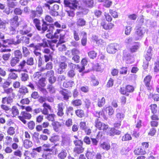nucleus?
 Returning <instances> with one entry per match:
<instances>
[{"label": "nucleus", "instance_id": "f257e3e1", "mask_svg": "<svg viewBox=\"0 0 159 159\" xmlns=\"http://www.w3.org/2000/svg\"><path fill=\"white\" fill-rule=\"evenodd\" d=\"M64 3L66 8L65 10L67 14L70 17L75 15L74 11L77 8L79 3L77 0H64Z\"/></svg>", "mask_w": 159, "mask_h": 159}, {"label": "nucleus", "instance_id": "f03ea898", "mask_svg": "<svg viewBox=\"0 0 159 159\" xmlns=\"http://www.w3.org/2000/svg\"><path fill=\"white\" fill-rule=\"evenodd\" d=\"M69 32L62 29H57L54 33V38L59 39L58 43L62 44L65 43L68 38Z\"/></svg>", "mask_w": 159, "mask_h": 159}, {"label": "nucleus", "instance_id": "7ed1b4c3", "mask_svg": "<svg viewBox=\"0 0 159 159\" xmlns=\"http://www.w3.org/2000/svg\"><path fill=\"white\" fill-rule=\"evenodd\" d=\"M135 30V34L133 36L134 39L136 41L141 39L145 32L144 28L141 26L140 25H137Z\"/></svg>", "mask_w": 159, "mask_h": 159}, {"label": "nucleus", "instance_id": "20e7f679", "mask_svg": "<svg viewBox=\"0 0 159 159\" xmlns=\"http://www.w3.org/2000/svg\"><path fill=\"white\" fill-rule=\"evenodd\" d=\"M62 61L58 63L59 67L57 69V72L60 74L63 73L65 69L67 66L68 62L66 61V57L64 56L62 57Z\"/></svg>", "mask_w": 159, "mask_h": 159}, {"label": "nucleus", "instance_id": "39448f33", "mask_svg": "<svg viewBox=\"0 0 159 159\" xmlns=\"http://www.w3.org/2000/svg\"><path fill=\"white\" fill-rule=\"evenodd\" d=\"M152 48L150 46L145 55L146 61H144L143 65V68L144 69H146L148 68L149 64L148 62L151 59L152 56Z\"/></svg>", "mask_w": 159, "mask_h": 159}, {"label": "nucleus", "instance_id": "423d86ee", "mask_svg": "<svg viewBox=\"0 0 159 159\" xmlns=\"http://www.w3.org/2000/svg\"><path fill=\"white\" fill-rule=\"evenodd\" d=\"M83 13L82 11L77 12L76 13V24L77 26L83 27L86 24L85 20L81 17L83 16Z\"/></svg>", "mask_w": 159, "mask_h": 159}, {"label": "nucleus", "instance_id": "0eeeda50", "mask_svg": "<svg viewBox=\"0 0 159 159\" xmlns=\"http://www.w3.org/2000/svg\"><path fill=\"white\" fill-rule=\"evenodd\" d=\"M43 10L42 7L39 5L36 8L35 10H32L31 12V16L33 19L35 17H40L43 13Z\"/></svg>", "mask_w": 159, "mask_h": 159}, {"label": "nucleus", "instance_id": "6e6552de", "mask_svg": "<svg viewBox=\"0 0 159 159\" xmlns=\"http://www.w3.org/2000/svg\"><path fill=\"white\" fill-rule=\"evenodd\" d=\"M32 36V33L29 34L26 36H22L20 37L19 35L16 37V38L18 41V44L21 43H25L26 44H29L30 42V38Z\"/></svg>", "mask_w": 159, "mask_h": 159}, {"label": "nucleus", "instance_id": "1a4fd4ad", "mask_svg": "<svg viewBox=\"0 0 159 159\" xmlns=\"http://www.w3.org/2000/svg\"><path fill=\"white\" fill-rule=\"evenodd\" d=\"M134 90V88L132 86L127 85L125 88H121L120 91L121 94L128 96L129 93L133 92Z\"/></svg>", "mask_w": 159, "mask_h": 159}, {"label": "nucleus", "instance_id": "9d476101", "mask_svg": "<svg viewBox=\"0 0 159 159\" xmlns=\"http://www.w3.org/2000/svg\"><path fill=\"white\" fill-rule=\"evenodd\" d=\"M21 116H19L18 118L24 124L27 123L25 119L30 120L31 119L32 116L31 115L25 111H23L21 113Z\"/></svg>", "mask_w": 159, "mask_h": 159}, {"label": "nucleus", "instance_id": "9b49d317", "mask_svg": "<svg viewBox=\"0 0 159 159\" xmlns=\"http://www.w3.org/2000/svg\"><path fill=\"white\" fill-rule=\"evenodd\" d=\"M118 46L116 43H111L107 48V51L109 53L114 54L117 51Z\"/></svg>", "mask_w": 159, "mask_h": 159}, {"label": "nucleus", "instance_id": "f8f14e48", "mask_svg": "<svg viewBox=\"0 0 159 159\" xmlns=\"http://www.w3.org/2000/svg\"><path fill=\"white\" fill-rule=\"evenodd\" d=\"M2 41L3 42L2 47H3L8 46V45L11 44L17 45L18 44L19 42L17 39L16 41H15L14 39H7L5 40H2Z\"/></svg>", "mask_w": 159, "mask_h": 159}, {"label": "nucleus", "instance_id": "ddd939ff", "mask_svg": "<svg viewBox=\"0 0 159 159\" xmlns=\"http://www.w3.org/2000/svg\"><path fill=\"white\" fill-rule=\"evenodd\" d=\"M59 6L57 4L54 5L51 8L49 11V13L53 16H57L58 15V12L57 11L58 10Z\"/></svg>", "mask_w": 159, "mask_h": 159}, {"label": "nucleus", "instance_id": "4468645a", "mask_svg": "<svg viewBox=\"0 0 159 159\" xmlns=\"http://www.w3.org/2000/svg\"><path fill=\"white\" fill-rule=\"evenodd\" d=\"M123 60L126 61L128 64H131L132 61H131L133 57L131 54L129 52H125L123 53Z\"/></svg>", "mask_w": 159, "mask_h": 159}, {"label": "nucleus", "instance_id": "2eb2a0df", "mask_svg": "<svg viewBox=\"0 0 159 159\" xmlns=\"http://www.w3.org/2000/svg\"><path fill=\"white\" fill-rule=\"evenodd\" d=\"M60 93L63 97V99L65 100H68L69 98L71 96V93L70 92L68 91L66 89L60 91Z\"/></svg>", "mask_w": 159, "mask_h": 159}, {"label": "nucleus", "instance_id": "dca6fc26", "mask_svg": "<svg viewBox=\"0 0 159 159\" xmlns=\"http://www.w3.org/2000/svg\"><path fill=\"white\" fill-rule=\"evenodd\" d=\"M82 37L81 40V44L84 46L86 45L87 43V33L84 31L81 32Z\"/></svg>", "mask_w": 159, "mask_h": 159}, {"label": "nucleus", "instance_id": "f3484780", "mask_svg": "<svg viewBox=\"0 0 159 159\" xmlns=\"http://www.w3.org/2000/svg\"><path fill=\"white\" fill-rule=\"evenodd\" d=\"M140 46V44L139 43L135 42L130 48V51L132 53L136 52Z\"/></svg>", "mask_w": 159, "mask_h": 159}, {"label": "nucleus", "instance_id": "a211bd4d", "mask_svg": "<svg viewBox=\"0 0 159 159\" xmlns=\"http://www.w3.org/2000/svg\"><path fill=\"white\" fill-rule=\"evenodd\" d=\"M134 152L135 155H144L146 153L145 149L142 148H136L134 150Z\"/></svg>", "mask_w": 159, "mask_h": 159}, {"label": "nucleus", "instance_id": "6ab92c4d", "mask_svg": "<svg viewBox=\"0 0 159 159\" xmlns=\"http://www.w3.org/2000/svg\"><path fill=\"white\" fill-rule=\"evenodd\" d=\"M42 155V157L43 158L45 159H51L53 157V152H45Z\"/></svg>", "mask_w": 159, "mask_h": 159}, {"label": "nucleus", "instance_id": "aec40b11", "mask_svg": "<svg viewBox=\"0 0 159 159\" xmlns=\"http://www.w3.org/2000/svg\"><path fill=\"white\" fill-rule=\"evenodd\" d=\"M70 138L68 137H65L63 138L62 141V145L68 146L70 143Z\"/></svg>", "mask_w": 159, "mask_h": 159}, {"label": "nucleus", "instance_id": "412c9836", "mask_svg": "<svg viewBox=\"0 0 159 159\" xmlns=\"http://www.w3.org/2000/svg\"><path fill=\"white\" fill-rule=\"evenodd\" d=\"M109 130H110L109 132L108 133V134L111 136H113L115 134L119 135L121 133L120 131L114 128L110 129Z\"/></svg>", "mask_w": 159, "mask_h": 159}, {"label": "nucleus", "instance_id": "4be33fe9", "mask_svg": "<svg viewBox=\"0 0 159 159\" xmlns=\"http://www.w3.org/2000/svg\"><path fill=\"white\" fill-rule=\"evenodd\" d=\"M31 28L27 26L25 27L20 30V33L22 35L28 34H30Z\"/></svg>", "mask_w": 159, "mask_h": 159}, {"label": "nucleus", "instance_id": "5701e85b", "mask_svg": "<svg viewBox=\"0 0 159 159\" xmlns=\"http://www.w3.org/2000/svg\"><path fill=\"white\" fill-rule=\"evenodd\" d=\"M101 25L103 28L105 30L111 29L114 26V25L112 23H108L107 24H106L104 22L101 23Z\"/></svg>", "mask_w": 159, "mask_h": 159}, {"label": "nucleus", "instance_id": "b1692460", "mask_svg": "<svg viewBox=\"0 0 159 159\" xmlns=\"http://www.w3.org/2000/svg\"><path fill=\"white\" fill-rule=\"evenodd\" d=\"M152 76L150 75L147 76L144 79V82L147 87H149L150 82L152 79Z\"/></svg>", "mask_w": 159, "mask_h": 159}, {"label": "nucleus", "instance_id": "393cba45", "mask_svg": "<svg viewBox=\"0 0 159 159\" xmlns=\"http://www.w3.org/2000/svg\"><path fill=\"white\" fill-rule=\"evenodd\" d=\"M39 133L38 132H34L32 135L33 140L37 144L40 143V138H39Z\"/></svg>", "mask_w": 159, "mask_h": 159}, {"label": "nucleus", "instance_id": "a878e982", "mask_svg": "<svg viewBox=\"0 0 159 159\" xmlns=\"http://www.w3.org/2000/svg\"><path fill=\"white\" fill-rule=\"evenodd\" d=\"M43 24H42V27H41V33H43L46 30L48 29V24L45 22L43 20H42Z\"/></svg>", "mask_w": 159, "mask_h": 159}, {"label": "nucleus", "instance_id": "bb28decb", "mask_svg": "<svg viewBox=\"0 0 159 159\" xmlns=\"http://www.w3.org/2000/svg\"><path fill=\"white\" fill-rule=\"evenodd\" d=\"M92 141V144L91 145V147L92 148H94L95 150L97 148V146L98 145V141L95 138H91Z\"/></svg>", "mask_w": 159, "mask_h": 159}, {"label": "nucleus", "instance_id": "cd10ccee", "mask_svg": "<svg viewBox=\"0 0 159 159\" xmlns=\"http://www.w3.org/2000/svg\"><path fill=\"white\" fill-rule=\"evenodd\" d=\"M103 110L106 111L107 112H108L109 116L112 115L114 112V110L111 106L104 107Z\"/></svg>", "mask_w": 159, "mask_h": 159}, {"label": "nucleus", "instance_id": "c85d7f7f", "mask_svg": "<svg viewBox=\"0 0 159 159\" xmlns=\"http://www.w3.org/2000/svg\"><path fill=\"white\" fill-rule=\"evenodd\" d=\"M71 104L75 107H79L81 105L82 102L79 99H76L72 100L71 102Z\"/></svg>", "mask_w": 159, "mask_h": 159}, {"label": "nucleus", "instance_id": "c756f323", "mask_svg": "<svg viewBox=\"0 0 159 159\" xmlns=\"http://www.w3.org/2000/svg\"><path fill=\"white\" fill-rule=\"evenodd\" d=\"M84 3L86 7L92 8L93 6L94 2L93 0H85Z\"/></svg>", "mask_w": 159, "mask_h": 159}, {"label": "nucleus", "instance_id": "7c9ffc66", "mask_svg": "<svg viewBox=\"0 0 159 159\" xmlns=\"http://www.w3.org/2000/svg\"><path fill=\"white\" fill-rule=\"evenodd\" d=\"M84 148L83 146H79L75 147L74 149V151L75 152L78 154L81 153L83 152Z\"/></svg>", "mask_w": 159, "mask_h": 159}, {"label": "nucleus", "instance_id": "2f4dec72", "mask_svg": "<svg viewBox=\"0 0 159 159\" xmlns=\"http://www.w3.org/2000/svg\"><path fill=\"white\" fill-rule=\"evenodd\" d=\"M21 80L22 81H26L29 79L28 75L25 73L23 72L21 74Z\"/></svg>", "mask_w": 159, "mask_h": 159}, {"label": "nucleus", "instance_id": "473e14b6", "mask_svg": "<svg viewBox=\"0 0 159 159\" xmlns=\"http://www.w3.org/2000/svg\"><path fill=\"white\" fill-rule=\"evenodd\" d=\"M33 22L35 25V26L38 30H41V26L40 25V23L39 20L37 19H34L33 20Z\"/></svg>", "mask_w": 159, "mask_h": 159}, {"label": "nucleus", "instance_id": "72a5a7b5", "mask_svg": "<svg viewBox=\"0 0 159 159\" xmlns=\"http://www.w3.org/2000/svg\"><path fill=\"white\" fill-rule=\"evenodd\" d=\"M26 64V61L25 60H24L22 61H21L18 66L19 68L17 69L18 72H19L21 71L23 69Z\"/></svg>", "mask_w": 159, "mask_h": 159}, {"label": "nucleus", "instance_id": "f704fd0d", "mask_svg": "<svg viewBox=\"0 0 159 159\" xmlns=\"http://www.w3.org/2000/svg\"><path fill=\"white\" fill-rule=\"evenodd\" d=\"M67 156L66 151L65 150H62L58 154V157L61 159H64Z\"/></svg>", "mask_w": 159, "mask_h": 159}, {"label": "nucleus", "instance_id": "c9c22d12", "mask_svg": "<svg viewBox=\"0 0 159 159\" xmlns=\"http://www.w3.org/2000/svg\"><path fill=\"white\" fill-rule=\"evenodd\" d=\"M94 154L95 152L93 150L92 151H89L88 150L86 154V156L88 159H92Z\"/></svg>", "mask_w": 159, "mask_h": 159}, {"label": "nucleus", "instance_id": "e433bc0d", "mask_svg": "<svg viewBox=\"0 0 159 159\" xmlns=\"http://www.w3.org/2000/svg\"><path fill=\"white\" fill-rule=\"evenodd\" d=\"M132 138L130 134L126 133L123 136L122 139V141H128L131 140Z\"/></svg>", "mask_w": 159, "mask_h": 159}, {"label": "nucleus", "instance_id": "4c0bfd02", "mask_svg": "<svg viewBox=\"0 0 159 159\" xmlns=\"http://www.w3.org/2000/svg\"><path fill=\"white\" fill-rule=\"evenodd\" d=\"M105 103V99L104 98L102 97L101 99L98 98L97 105L99 107H103Z\"/></svg>", "mask_w": 159, "mask_h": 159}, {"label": "nucleus", "instance_id": "58836bf2", "mask_svg": "<svg viewBox=\"0 0 159 159\" xmlns=\"http://www.w3.org/2000/svg\"><path fill=\"white\" fill-rule=\"evenodd\" d=\"M19 92L22 95H25L28 92L27 88L25 86H22L19 89Z\"/></svg>", "mask_w": 159, "mask_h": 159}, {"label": "nucleus", "instance_id": "ea45409f", "mask_svg": "<svg viewBox=\"0 0 159 159\" xmlns=\"http://www.w3.org/2000/svg\"><path fill=\"white\" fill-rule=\"evenodd\" d=\"M24 147L26 148H28L31 147L32 145V142L28 139H25L24 141Z\"/></svg>", "mask_w": 159, "mask_h": 159}, {"label": "nucleus", "instance_id": "a19ab883", "mask_svg": "<svg viewBox=\"0 0 159 159\" xmlns=\"http://www.w3.org/2000/svg\"><path fill=\"white\" fill-rule=\"evenodd\" d=\"M75 113L76 115L80 118L83 117L84 116V111L81 109H78L76 110Z\"/></svg>", "mask_w": 159, "mask_h": 159}, {"label": "nucleus", "instance_id": "79ce46f5", "mask_svg": "<svg viewBox=\"0 0 159 159\" xmlns=\"http://www.w3.org/2000/svg\"><path fill=\"white\" fill-rule=\"evenodd\" d=\"M15 57L20 60L22 57V54L20 51L19 50H16L14 51Z\"/></svg>", "mask_w": 159, "mask_h": 159}, {"label": "nucleus", "instance_id": "37998d69", "mask_svg": "<svg viewBox=\"0 0 159 159\" xmlns=\"http://www.w3.org/2000/svg\"><path fill=\"white\" fill-rule=\"evenodd\" d=\"M101 147L103 149L106 150H108L110 148V144L108 143L105 142L101 144Z\"/></svg>", "mask_w": 159, "mask_h": 159}, {"label": "nucleus", "instance_id": "c03bdc74", "mask_svg": "<svg viewBox=\"0 0 159 159\" xmlns=\"http://www.w3.org/2000/svg\"><path fill=\"white\" fill-rule=\"evenodd\" d=\"M41 74L40 72H37L34 73L33 75V77L34 80L37 81H38L39 79L42 78Z\"/></svg>", "mask_w": 159, "mask_h": 159}, {"label": "nucleus", "instance_id": "a18cd8bd", "mask_svg": "<svg viewBox=\"0 0 159 159\" xmlns=\"http://www.w3.org/2000/svg\"><path fill=\"white\" fill-rule=\"evenodd\" d=\"M94 123L95 126L99 130L101 127H102V124H103V123L101 122L98 118H97L95 120Z\"/></svg>", "mask_w": 159, "mask_h": 159}, {"label": "nucleus", "instance_id": "49530a36", "mask_svg": "<svg viewBox=\"0 0 159 159\" xmlns=\"http://www.w3.org/2000/svg\"><path fill=\"white\" fill-rule=\"evenodd\" d=\"M20 61V60L15 57H13L11 60L10 64L12 66H15Z\"/></svg>", "mask_w": 159, "mask_h": 159}, {"label": "nucleus", "instance_id": "de8ad7c7", "mask_svg": "<svg viewBox=\"0 0 159 159\" xmlns=\"http://www.w3.org/2000/svg\"><path fill=\"white\" fill-rule=\"evenodd\" d=\"M88 55L91 59H93L96 57L97 54L95 51L92 50L88 52Z\"/></svg>", "mask_w": 159, "mask_h": 159}, {"label": "nucleus", "instance_id": "09e8293b", "mask_svg": "<svg viewBox=\"0 0 159 159\" xmlns=\"http://www.w3.org/2000/svg\"><path fill=\"white\" fill-rule=\"evenodd\" d=\"M17 26H16L15 25L11 24V26L9 28L10 33V34H13L16 33V28Z\"/></svg>", "mask_w": 159, "mask_h": 159}, {"label": "nucleus", "instance_id": "8fccbe9b", "mask_svg": "<svg viewBox=\"0 0 159 159\" xmlns=\"http://www.w3.org/2000/svg\"><path fill=\"white\" fill-rule=\"evenodd\" d=\"M50 145L48 144H44L42 147L43 149L44 152H52L53 149L52 148H49Z\"/></svg>", "mask_w": 159, "mask_h": 159}, {"label": "nucleus", "instance_id": "3c124183", "mask_svg": "<svg viewBox=\"0 0 159 159\" xmlns=\"http://www.w3.org/2000/svg\"><path fill=\"white\" fill-rule=\"evenodd\" d=\"M125 115L122 112H117L116 116L118 120L121 121V120H122L124 117Z\"/></svg>", "mask_w": 159, "mask_h": 159}, {"label": "nucleus", "instance_id": "603ef678", "mask_svg": "<svg viewBox=\"0 0 159 159\" xmlns=\"http://www.w3.org/2000/svg\"><path fill=\"white\" fill-rule=\"evenodd\" d=\"M15 129L12 127H10L7 130V133L8 134L12 135L15 134Z\"/></svg>", "mask_w": 159, "mask_h": 159}, {"label": "nucleus", "instance_id": "864d4df0", "mask_svg": "<svg viewBox=\"0 0 159 159\" xmlns=\"http://www.w3.org/2000/svg\"><path fill=\"white\" fill-rule=\"evenodd\" d=\"M80 89L82 92L85 93L89 92L90 90L89 87L87 85L81 86Z\"/></svg>", "mask_w": 159, "mask_h": 159}, {"label": "nucleus", "instance_id": "5fc2aeb1", "mask_svg": "<svg viewBox=\"0 0 159 159\" xmlns=\"http://www.w3.org/2000/svg\"><path fill=\"white\" fill-rule=\"evenodd\" d=\"M11 111L14 117L18 115L19 113L18 110L16 106L13 107L11 109Z\"/></svg>", "mask_w": 159, "mask_h": 159}, {"label": "nucleus", "instance_id": "6e6d98bb", "mask_svg": "<svg viewBox=\"0 0 159 159\" xmlns=\"http://www.w3.org/2000/svg\"><path fill=\"white\" fill-rule=\"evenodd\" d=\"M77 41L75 40H72L70 43V46L73 47L75 48H78L79 47V43Z\"/></svg>", "mask_w": 159, "mask_h": 159}, {"label": "nucleus", "instance_id": "4d7b16f0", "mask_svg": "<svg viewBox=\"0 0 159 159\" xmlns=\"http://www.w3.org/2000/svg\"><path fill=\"white\" fill-rule=\"evenodd\" d=\"M45 79L44 78L42 77V78L39 80L38 81L39 85L42 87H44L45 86Z\"/></svg>", "mask_w": 159, "mask_h": 159}, {"label": "nucleus", "instance_id": "13d9d810", "mask_svg": "<svg viewBox=\"0 0 159 159\" xmlns=\"http://www.w3.org/2000/svg\"><path fill=\"white\" fill-rule=\"evenodd\" d=\"M17 25V27L19 26L22 29L27 26L26 24L23 21H21L19 22L18 23Z\"/></svg>", "mask_w": 159, "mask_h": 159}, {"label": "nucleus", "instance_id": "bf43d9fd", "mask_svg": "<svg viewBox=\"0 0 159 159\" xmlns=\"http://www.w3.org/2000/svg\"><path fill=\"white\" fill-rule=\"evenodd\" d=\"M73 142L75 146L77 147L83 146V142L80 140H75Z\"/></svg>", "mask_w": 159, "mask_h": 159}, {"label": "nucleus", "instance_id": "052dcab7", "mask_svg": "<svg viewBox=\"0 0 159 159\" xmlns=\"http://www.w3.org/2000/svg\"><path fill=\"white\" fill-rule=\"evenodd\" d=\"M125 34L126 35H129L131 31L132 27L129 26H126L125 27Z\"/></svg>", "mask_w": 159, "mask_h": 159}, {"label": "nucleus", "instance_id": "680f3d73", "mask_svg": "<svg viewBox=\"0 0 159 159\" xmlns=\"http://www.w3.org/2000/svg\"><path fill=\"white\" fill-rule=\"evenodd\" d=\"M110 128H109L107 125L103 123L102 127L99 130H102L104 132H106L109 130Z\"/></svg>", "mask_w": 159, "mask_h": 159}, {"label": "nucleus", "instance_id": "e2e57ef3", "mask_svg": "<svg viewBox=\"0 0 159 159\" xmlns=\"http://www.w3.org/2000/svg\"><path fill=\"white\" fill-rule=\"evenodd\" d=\"M55 116V115L53 114H48L46 116V118L49 121H53L54 120V117Z\"/></svg>", "mask_w": 159, "mask_h": 159}, {"label": "nucleus", "instance_id": "0e129e2a", "mask_svg": "<svg viewBox=\"0 0 159 159\" xmlns=\"http://www.w3.org/2000/svg\"><path fill=\"white\" fill-rule=\"evenodd\" d=\"M74 82L72 80H70L67 82L64 83L63 85L66 88L70 87L72 86L74 84Z\"/></svg>", "mask_w": 159, "mask_h": 159}, {"label": "nucleus", "instance_id": "69168bd1", "mask_svg": "<svg viewBox=\"0 0 159 159\" xmlns=\"http://www.w3.org/2000/svg\"><path fill=\"white\" fill-rule=\"evenodd\" d=\"M73 37L75 40L78 41L80 40V38L79 35V32L76 30H74L73 32Z\"/></svg>", "mask_w": 159, "mask_h": 159}, {"label": "nucleus", "instance_id": "338daca9", "mask_svg": "<svg viewBox=\"0 0 159 159\" xmlns=\"http://www.w3.org/2000/svg\"><path fill=\"white\" fill-rule=\"evenodd\" d=\"M35 124L33 121H30L28 123V126L29 129L30 130L33 129L35 127Z\"/></svg>", "mask_w": 159, "mask_h": 159}, {"label": "nucleus", "instance_id": "774afa93", "mask_svg": "<svg viewBox=\"0 0 159 159\" xmlns=\"http://www.w3.org/2000/svg\"><path fill=\"white\" fill-rule=\"evenodd\" d=\"M7 1L8 2L7 5L8 8H14L16 6L15 3L12 0H7Z\"/></svg>", "mask_w": 159, "mask_h": 159}]
</instances>
